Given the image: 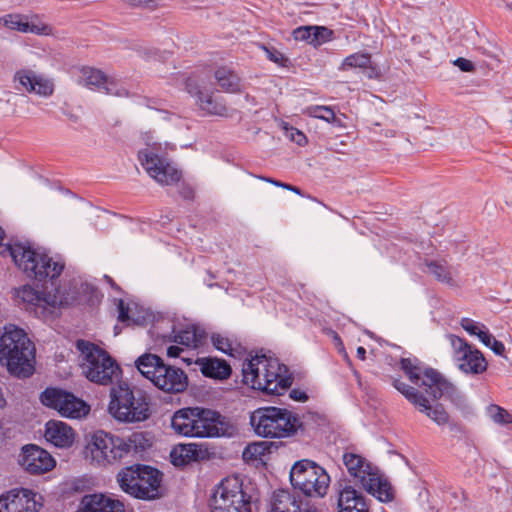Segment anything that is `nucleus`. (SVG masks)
Returning <instances> with one entry per match:
<instances>
[{
	"mask_svg": "<svg viewBox=\"0 0 512 512\" xmlns=\"http://www.w3.org/2000/svg\"><path fill=\"white\" fill-rule=\"evenodd\" d=\"M401 368L412 383L418 385L421 380L420 386L424 387L428 397L400 380H394L393 386L437 425H445L449 420L447 412L441 404L432 405L431 401H436L443 395L450 393L453 390L452 384L434 369L422 370L417 359L403 358Z\"/></svg>",
	"mask_w": 512,
	"mask_h": 512,
	"instance_id": "obj_1",
	"label": "nucleus"
},
{
	"mask_svg": "<svg viewBox=\"0 0 512 512\" xmlns=\"http://www.w3.org/2000/svg\"><path fill=\"white\" fill-rule=\"evenodd\" d=\"M0 363L9 373L19 378L32 375L35 364V347L24 330L9 324L0 336Z\"/></svg>",
	"mask_w": 512,
	"mask_h": 512,
	"instance_id": "obj_2",
	"label": "nucleus"
},
{
	"mask_svg": "<svg viewBox=\"0 0 512 512\" xmlns=\"http://www.w3.org/2000/svg\"><path fill=\"white\" fill-rule=\"evenodd\" d=\"M176 434L185 437L211 438L225 435L221 415L213 410L189 407L178 410L171 419Z\"/></svg>",
	"mask_w": 512,
	"mask_h": 512,
	"instance_id": "obj_3",
	"label": "nucleus"
},
{
	"mask_svg": "<svg viewBox=\"0 0 512 512\" xmlns=\"http://www.w3.org/2000/svg\"><path fill=\"white\" fill-rule=\"evenodd\" d=\"M3 240L4 231L0 227V254L9 255L27 276L42 281L47 278L55 279L61 274L64 264L60 261H54L48 255L21 243L3 245Z\"/></svg>",
	"mask_w": 512,
	"mask_h": 512,
	"instance_id": "obj_4",
	"label": "nucleus"
},
{
	"mask_svg": "<svg viewBox=\"0 0 512 512\" xmlns=\"http://www.w3.org/2000/svg\"><path fill=\"white\" fill-rule=\"evenodd\" d=\"M250 424L254 432L264 438H287L302 428L297 414L275 406L254 410L250 415Z\"/></svg>",
	"mask_w": 512,
	"mask_h": 512,
	"instance_id": "obj_5",
	"label": "nucleus"
},
{
	"mask_svg": "<svg viewBox=\"0 0 512 512\" xmlns=\"http://www.w3.org/2000/svg\"><path fill=\"white\" fill-rule=\"evenodd\" d=\"M117 482L122 491L137 499L153 500L161 496L162 474L150 466L123 468L117 474Z\"/></svg>",
	"mask_w": 512,
	"mask_h": 512,
	"instance_id": "obj_6",
	"label": "nucleus"
},
{
	"mask_svg": "<svg viewBox=\"0 0 512 512\" xmlns=\"http://www.w3.org/2000/svg\"><path fill=\"white\" fill-rule=\"evenodd\" d=\"M138 371L158 389L168 393H179L186 389V374L174 366L166 365L155 354H144L136 362Z\"/></svg>",
	"mask_w": 512,
	"mask_h": 512,
	"instance_id": "obj_7",
	"label": "nucleus"
},
{
	"mask_svg": "<svg viewBox=\"0 0 512 512\" xmlns=\"http://www.w3.org/2000/svg\"><path fill=\"white\" fill-rule=\"evenodd\" d=\"M108 411L110 415L124 423L146 420L150 415L147 397L140 391L135 393L126 383L113 387L110 391Z\"/></svg>",
	"mask_w": 512,
	"mask_h": 512,
	"instance_id": "obj_8",
	"label": "nucleus"
},
{
	"mask_svg": "<svg viewBox=\"0 0 512 512\" xmlns=\"http://www.w3.org/2000/svg\"><path fill=\"white\" fill-rule=\"evenodd\" d=\"M76 345L83 358L81 368L87 379L107 385L118 378L120 368L104 350L84 340H78Z\"/></svg>",
	"mask_w": 512,
	"mask_h": 512,
	"instance_id": "obj_9",
	"label": "nucleus"
},
{
	"mask_svg": "<svg viewBox=\"0 0 512 512\" xmlns=\"http://www.w3.org/2000/svg\"><path fill=\"white\" fill-rule=\"evenodd\" d=\"M209 507L211 512H254L251 496L237 476L224 478L214 488Z\"/></svg>",
	"mask_w": 512,
	"mask_h": 512,
	"instance_id": "obj_10",
	"label": "nucleus"
},
{
	"mask_svg": "<svg viewBox=\"0 0 512 512\" xmlns=\"http://www.w3.org/2000/svg\"><path fill=\"white\" fill-rule=\"evenodd\" d=\"M290 482L294 489L309 497H323L330 484V476L316 462L302 459L293 464Z\"/></svg>",
	"mask_w": 512,
	"mask_h": 512,
	"instance_id": "obj_11",
	"label": "nucleus"
},
{
	"mask_svg": "<svg viewBox=\"0 0 512 512\" xmlns=\"http://www.w3.org/2000/svg\"><path fill=\"white\" fill-rule=\"evenodd\" d=\"M130 450L131 445L125 439L98 430L85 447V457L99 466H106L122 459Z\"/></svg>",
	"mask_w": 512,
	"mask_h": 512,
	"instance_id": "obj_12",
	"label": "nucleus"
},
{
	"mask_svg": "<svg viewBox=\"0 0 512 512\" xmlns=\"http://www.w3.org/2000/svg\"><path fill=\"white\" fill-rule=\"evenodd\" d=\"M147 147L138 153L139 161L149 176L162 186L177 184L182 173L166 158L160 156L161 144L147 142Z\"/></svg>",
	"mask_w": 512,
	"mask_h": 512,
	"instance_id": "obj_13",
	"label": "nucleus"
},
{
	"mask_svg": "<svg viewBox=\"0 0 512 512\" xmlns=\"http://www.w3.org/2000/svg\"><path fill=\"white\" fill-rule=\"evenodd\" d=\"M15 296L26 305V309L33 311L37 317L44 320L51 317L58 308L68 304L67 299L62 297L58 289L51 293L24 285L15 291Z\"/></svg>",
	"mask_w": 512,
	"mask_h": 512,
	"instance_id": "obj_14",
	"label": "nucleus"
},
{
	"mask_svg": "<svg viewBox=\"0 0 512 512\" xmlns=\"http://www.w3.org/2000/svg\"><path fill=\"white\" fill-rule=\"evenodd\" d=\"M448 340L452 348V361L463 374L475 376L486 372L488 362L480 350L453 334L448 335Z\"/></svg>",
	"mask_w": 512,
	"mask_h": 512,
	"instance_id": "obj_15",
	"label": "nucleus"
},
{
	"mask_svg": "<svg viewBox=\"0 0 512 512\" xmlns=\"http://www.w3.org/2000/svg\"><path fill=\"white\" fill-rule=\"evenodd\" d=\"M278 368V359L265 354L251 356L242 364L243 383L259 391H271L268 377Z\"/></svg>",
	"mask_w": 512,
	"mask_h": 512,
	"instance_id": "obj_16",
	"label": "nucleus"
},
{
	"mask_svg": "<svg viewBox=\"0 0 512 512\" xmlns=\"http://www.w3.org/2000/svg\"><path fill=\"white\" fill-rule=\"evenodd\" d=\"M41 402L59 412L66 418L80 419L88 415L90 406L73 393L58 389L47 388L40 396Z\"/></svg>",
	"mask_w": 512,
	"mask_h": 512,
	"instance_id": "obj_17",
	"label": "nucleus"
},
{
	"mask_svg": "<svg viewBox=\"0 0 512 512\" xmlns=\"http://www.w3.org/2000/svg\"><path fill=\"white\" fill-rule=\"evenodd\" d=\"M13 84L17 91L35 94L43 98H49L55 90L51 78L30 68L17 70L13 75Z\"/></svg>",
	"mask_w": 512,
	"mask_h": 512,
	"instance_id": "obj_18",
	"label": "nucleus"
},
{
	"mask_svg": "<svg viewBox=\"0 0 512 512\" xmlns=\"http://www.w3.org/2000/svg\"><path fill=\"white\" fill-rule=\"evenodd\" d=\"M78 83L88 89L103 91L116 97H129L128 89L113 78L93 67H82L79 71Z\"/></svg>",
	"mask_w": 512,
	"mask_h": 512,
	"instance_id": "obj_19",
	"label": "nucleus"
},
{
	"mask_svg": "<svg viewBox=\"0 0 512 512\" xmlns=\"http://www.w3.org/2000/svg\"><path fill=\"white\" fill-rule=\"evenodd\" d=\"M41 496L29 489H13L0 497V512H37Z\"/></svg>",
	"mask_w": 512,
	"mask_h": 512,
	"instance_id": "obj_20",
	"label": "nucleus"
},
{
	"mask_svg": "<svg viewBox=\"0 0 512 512\" xmlns=\"http://www.w3.org/2000/svg\"><path fill=\"white\" fill-rule=\"evenodd\" d=\"M185 89L192 97L196 98V104L204 114L216 116H225L227 114V108L222 102V98L216 96L214 92L203 91L196 78H187Z\"/></svg>",
	"mask_w": 512,
	"mask_h": 512,
	"instance_id": "obj_21",
	"label": "nucleus"
},
{
	"mask_svg": "<svg viewBox=\"0 0 512 512\" xmlns=\"http://www.w3.org/2000/svg\"><path fill=\"white\" fill-rule=\"evenodd\" d=\"M19 463L30 474H43L52 470L56 461L46 450L31 444L23 447Z\"/></svg>",
	"mask_w": 512,
	"mask_h": 512,
	"instance_id": "obj_22",
	"label": "nucleus"
},
{
	"mask_svg": "<svg viewBox=\"0 0 512 512\" xmlns=\"http://www.w3.org/2000/svg\"><path fill=\"white\" fill-rule=\"evenodd\" d=\"M76 512H126L122 501L103 493L84 495Z\"/></svg>",
	"mask_w": 512,
	"mask_h": 512,
	"instance_id": "obj_23",
	"label": "nucleus"
},
{
	"mask_svg": "<svg viewBox=\"0 0 512 512\" xmlns=\"http://www.w3.org/2000/svg\"><path fill=\"white\" fill-rule=\"evenodd\" d=\"M340 71L361 69L369 79L379 78V68L372 62L371 54L367 52H356L345 57L338 67Z\"/></svg>",
	"mask_w": 512,
	"mask_h": 512,
	"instance_id": "obj_24",
	"label": "nucleus"
},
{
	"mask_svg": "<svg viewBox=\"0 0 512 512\" xmlns=\"http://www.w3.org/2000/svg\"><path fill=\"white\" fill-rule=\"evenodd\" d=\"M45 439L58 448H68L75 440L74 430L62 421H48L45 425Z\"/></svg>",
	"mask_w": 512,
	"mask_h": 512,
	"instance_id": "obj_25",
	"label": "nucleus"
},
{
	"mask_svg": "<svg viewBox=\"0 0 512 512\" xmlns=\"http://www.w3.org/2000/svg\"><path fill=\"white\" fill-rule=\"evenodd\" d=\"M343 462L349 474L363 486L377 470L362 456L355 453H344Z\"/></svg>",
	"mask_w": 512,
	"mask_h": 512,
	"instance_id": "obj_26",
	"label": "nucleus"
},
{
	"mask_svg": "<svg viewBox=\"0 0 512 512\" xmlns=\"http://www.w3.org/2000/svg\"><path fill=\"white\" fill-rule=\"evenodd\" d=\"M427 273L436 280L451 287L459 286V271L456 267L450 266L445 260H426Z\"/></svg>",
	"mask_w": 512,
	"mask_h": 512,
	"instance_id": "obj_27",
	"label": "nucleus"
},
{
	"mask_svg": "<svg viewBox=\"0 0 512 512\" xmlns=\"http://www.w3.org/2000/svg\"><path fill=\"white\" fill-rule=\"evenodd\" d=\"M195 363L199 367L201 373L208 378L225 380L230 377L232 372L230 365L225 360L218 358H198Z\"/></svg>",
	"mask_w": 512,
	"mask_h": 512,
	"instance_id": "obj_28",
	"label": "nucleus"
},
{
	"mask_svg": "<svg viewBox=\"0 0 512 512\" xmlns=\"http://www.w3.org/2000/svg\"><path fill=\"white\" fill-rule=\"evenodd\" d=\"M339 512H368V506L362 496L351 486H345L339 492Z\"/></svg>",
	"mask_w": 512,
	"mask_h": 512,
	"instance_id": "obj_29",
	"label": "nucleus"
},
{
	"mask_svg": "<svg viewBox=\"0 0 512 512\" xmlns=\"http://www.w3.org/2000/svg\"><path fill=\"white\" fill-rule=\"evenodd\" d=\"M303 508V503L295 495L281 489L273 492L269 512H300Z\"/></svg>",
	"mask_w": 512,
	"mask_h": 512,
	"instance_id": "obj_30",
	"label": "nucleus"
},
{
	"mask_svg": "<svg viewBox=\"0 0 512 512\" xmlns=\"http://www.w3.org/2000/svg\"><path fill=\"white\" fill-rule=\"evenodd\" d=\"M362 487L381 502H390L394 499V491L391 484L382 478L377 470L365 481Z\"/></svg>",
	"mask_w": 512,
	"mask_h": 512,
	"instance_id": "obj_31",
	"label": "nucleus"
},
{
	"mask_svg": "<svg viewBox=\"0 0 512 512\" xmlns=\"http://www.w3.org/2000/svg\"><path fill=\"white\" fill-rule=\"evenodd\" d=\"M273 373L274 375L269 376L268 380L271 382L270 388L271 391H262L263 393L270 394V395H282L284 392H286L293 382V377L291 373L289 372L286 365L280 363L278 360V368L275 369Z\"/></svg>",
	"mask_w": 512,
	"mask_h": 512,
	"instance_id": "obj_32",
	"label": "nucleus"
},
{
	"mask_svg": "<svg viewBox=\"0 0 512 512\" xmlns=\"http://www.w3.org/2000/svg\"><path fill=\"white\" fill-rule=\"evenodd\" d=\"M214 78L218 86L227 93L241 92L242 84L239 76L229 67H218L214 72Z\"/></svg>",
	"mask_w": 512,
	"mask_h": 512,
	"instance_id": "obj_33",
	"label": "nucleus"
},
{
	"mask_svg": "<svg viewBox=\"0 0 512 512\" xmlns=\"http://www.w3.org/2000/svg\"><path fill=\"white\" fill-rule=\"evenodd\" d=\"M205 332L197 326H187L174 335V342L187 348H197L203 344Z\"/></svg>",
	"mask_w": 512,
	"mask_h": 512,
	"instance_id": "obj_34",
	"label": "nucleus"
},
{
	"mask_svg": "<svg viewBox=\"0 0 512 512\" xmlns=\"http://www.w3.org/2000/svg\"><path fill=\"white\" fill-rule=\"evenodd\" d=\"M3 24L12 30H16L23 33H35L40 34V28L37 25L30 24L27 18L19 14H8L1 18Z\"/></svg>",
	"mask_w": 512,
	"mask_h": 512,
	"instance_id": "obj_35",
	"label": "nucleus"
},
{
	"mask_svg": "<svg viewBox=\"0 0 512 512\" xmlns=\"http://www.w3.org/2000/svg\"><path fill=\"white\" fill-rule=\"evenodd\" d=\"M460 325L469 335L477 336L483 344H487V342H489L490 332L483 323L474 321L470 318H462Z\"/></svg>",
	"mask_w": 512,
	"mask_h": 512,
	"instance_id": "obj_36",
	"label": "nucleus"
},
{
	"mask_svg": "<svg viewBox=\"0 0 512 512\" xmlns=\"http://www.w3.org/2000/svg\"><path fill=\"white\" fill-rule=\"evenodd\" d=\"M193 445H179L171 451V461L175 466H183L195 457Z\"/></svg>",
	"mask_w": 512,
	"mask_h": 512,
	"instance_id": "obj_37",
	"label": "nucleus"
},
{
	"mask_svg": "<svg viewBox=\"0 0 512 512\" xmlns=\"http://www.w3.org/2000/svg\"><path fill=\"white\" fill-rule=\"evenodd\" d=\"M211 342L218 351L230 356H234L239 348V345L234 340L220 333L212 334Z\"/></svg>",
	"mask_w": 512,
	"mask_h": 512,
	"instance_id": "obj_38",
	"label": "nucleus"
},
{
	"mask_svg": "<svg viewBox=\"0 0 512 512\" xmlns=\"http://www.w3.org/2000/svg\"><path fill=\"white\" fill-rule=\"evenodd\" d=\"M304 113L310 117L324 120L328 123L335 121V112L330 106L312 105L304 110Z\"/></svg>",
	"mask_w": 512,
	"mask_h": 512,
	"instance_id": "obj_39",
	"label": "nucleus"
},
{
	"mask_svg": "<svg viewBox=\"0 0 512 512\" xmlns=\"http://www.w3.org/2000/svg\"><path fill=\"white\" fill-rule=\"evenodd\" d=\"M486 411L489 418L497 424L506 425L512 422L509 412L496 404L489 405Z\"/></svg>",
	"mask_w": 512,
	"mask_h": 512,
	"instance_id": "obj_40",
	"label": "nucleus"
},
{
	"mask_svg": "<svg viewBox=\"0 0 512 512\" xmlns=\"http://www.w3.org/2000/svg\"><path fill=\"white\" fill-rule=\"evenodd\" d=\"M266 446L263 442H254L246 446L242 453L245 461H255L261 459L265 454Z\"/></svg>",
	"mask_w": 512,
	"mask_h": 512,
	"instance_id": "obj_41",
	"label": "nucleus"
},
{
	"mask_svg": "<svg viewBox=\"0 0 512 512\" xmlns=\"http://www.w3.org/2000/svg\"><path fill=\"white\" fill-rule=\"evenodd\" d=\"M312 40L311 45L320 46L332 39V30L322 26H312Z\"/></svg>",
	"mask_w": 512,
	"mask_h": 512,
	"instance_id": "obj_42",
	"label": "nucleus"
},
{
	"mask_svg": "<svg viewBox=\"0 0 512 512\" xmlns=\"http://www.w3.org/2000/svg\"><path fill=\"white\" fill-rule=\"evenodd\" d=\"M262 48H263V50H264V52L266 54V57L270 61H272V62H274V63H276V64H278L280 66H285L286 65L288 59L285 57V55L282 52H280L279 50L275 49L274 47L262 46Z\"/></svg>",
	"mask_w": 512,
	"mask_h": 512,
	"instance_id": "obj_43",
	"label": "nucleus"
},
{
	"mask_svg": "<svg viewBox=\"0 0 512 512\" xmlns=\"http://www.w3.org/2000/svg\"><path fill=\"white\" fill-rule=\"evenodd\" d=\"M312 32V26H301L294 29L293 37L297 41H306L311 44Z\"/></svg>",
	"mask_w": 512,
	"mask_h": 512,
	"instance_id": "obj_44",
	"label": "nucleus"
},
{
	"mask_svg": "<svg viewBox=\"0 0 512 512\" xmlns=\"http://www.w3.org/2000/svg\"><path fill=\"white\" fill-rule=\"evenodd\" d=\"M286 136L289 137L293 142L297 143L300 146L304 145L307 142V138H306L305 134L294 127H290V128L286 129Z\"/></svg>",
	"mask_w": 512,
	"mask_h": 512,
	"instance_id": "obj_45",
	"label": "nucleus"
},
{
	"mask_svg": "<svg viewBox=\"0 0 512 512\" xmlns=\"http://www.w3.org/2000/svg\"><path fill=\"white\" fill-rule=\"evenodd\" d=\"M486 347H489L496 355L502 356L505 352V346L501 341H498L494 338V336L490 333V339L487 344H484Z\"/></svg>",
	"mask_w": 512,
	"mask_h": 512,
	"instance_id": "obj_46",
	"label": "nucleus"
},
{
	"mask_svg": "<svg viewBox=\"0 0 512 512\" xmlns=\"http://www.w3.org/2000/svg\"><path fill=\"white\" fill-rule=\"evenodd\" d=\"M131 6H142L149 9H154L157 6L156 0H122Z\"/></svg>",
	"mask_w": 512,
	"mask_h": 512,
	"instance_id": "obj_47",
	"label": "nucleus"
},
{
	"mask_svg": "<svg viewBox=\"0 0 512 512\" xmlns=\"http://www.w3.org/2000/svg\"><path fill=\"white\" fill-rule=\"evenodd\" d=\"M454 63L456 66H458L464 72H470L473 70L472 62L465 58H458L455 60Z\"/></svg>",
	"mask_w": 512,
	"mask_h": 512,
	"instance_id": "obj_48",
	"label": "nucleus"
},
{
	"mask_svg": "<svg viewBox=\"0 0 512 512\" xmlns=\"http://www.w3.org/2000/svg\"><path fill=\"white\" fill-rule=\"evenodd\" d=\"M118 310H119V315H118L119 321H121V322L128 321L129 320L128 307L125 306L123 300L119 301Z\"/></svg>",
	"mask_w": 512,
	"mask_h": 512,
	"instance_id": "obj_49",
	"label": "nucleus"
},
{
	"mask_svg": "<svg viewBox=\"0 0 512 512\" xmlns=\"http://www.w3.org/2000/svg\"><path fill=\"white\" fill-rule=\"evenodd\" d=\"M263 179L266 180L269 183L274 184L275 186L282 187L284 189H287V190L293 191V192H295L297 194H300L299 188H297L295 186H292V185H289V184H286V183H282V182H279V181H276V180H273V179H269V178H263Z\"/></svg>",
	"mask_w": 512,
	"mask_h": 512,
	"instance_id": "obj_50",
	"label": "nucleus"
},
{
	"mask_svg": "<svg viewBox=\"0 0 512 512\" xmlns=\"http://www.w3.org/2000/svg\"><path fill=\"white\" fill-rule=\"evenodd\" d=\"M290 397L295 400V401H300V402H304L307 400V395L305 392L301 391V390H298V389H293L291 390L290 392Z\"/></svg>",
	"mask_w": 512,
	"mask_h": 512,
	"instance_id": "obj_51",
	"label": "nucleus"
},
{
	"mask_svg": "<svg viewBox=\"0 0 512 512\" xmlns=\"http://www.w3.org/2000/svg\"><path fill=\"white\" fill-rule=\"evenodd\" d=\"M181 352L182 348L179 346L172 345L167 348V355L171 358L179 357Z\"/></svg>",
	"mask_w": 512,
	"mask_h": 512,
	"instance_id": "obj_52",
	"label": "nucleus"
},
{
	"mask_svg": "<svg viewBox=\"0 0 512 512\" xmlns=\"http://www.w3.org/2000/svg\"><path fill=\"white\" fill-rule=\"evenodd\" d=\"M357 357L361 360L365 359L366 350L364 347L360 346L357 348Z\"/></svg>",
	"mask_w": 512,
	"mask_h": 512,
	"instance_id": "obj_53",
	"label": "nucleus"
},
{
	"mask_svg": "<svg viewBox=\"0 0 512 512\" xmlns=\"http://www.w3.org/2000/svg\"><path fill=\"white\" fill-rule=\"evenodd\" d=\"M300 512H320L317 508L305 505Z\"/></svg>",
	"mask_w": 512,
	"mask_h": 512,
	"instance_id": "obj_54",
	"label": "nucleus"
},
{
	"mask_svg": "<svg viewBox=\"0 0 512 512\" xmlns=\"http://www.w3.org/2000/svg\"><path fill=\"white\" fill-rule=\"evenodd\" d=\"M506 8H507L509 11H511V12H512V3H508V4L506 5Z\"/></svg>",
	"mask_w": 512,
	"mask_h": 512,
	"instance_id": "obj_55",
	"label": "nucleus"
},
{
	"mask_svg": "<svg viewBox=\"0 0 512 512\" xmlns=\"http://www.w3.org/2000/svg\"><path fill=\"white\" fill-rule=\"evenodd\" d=\"M507 204H509L510 206H512V198H510L509 200H507Z\"/></svg>",
	"mask_w": 512,
	"mask_h": 512,
	"instance_id": "obj_56",
	"label": "nucleus"
}]
</instances>
